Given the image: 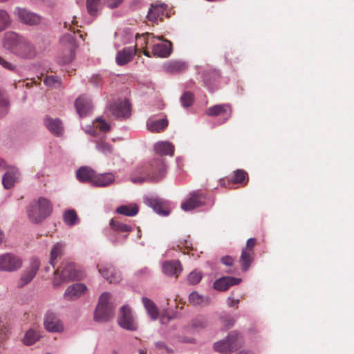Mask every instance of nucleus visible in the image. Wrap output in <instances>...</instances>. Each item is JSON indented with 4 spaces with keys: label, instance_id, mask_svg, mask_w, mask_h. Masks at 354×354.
<instances>
[{
    "label": "nucleus",
    "instance_id": "f257e3e1",
    "mask_svg": "<svg viewBox=\"0 0 354 354\" xmlns=\"http://www.w3.org/2000/svg\"><path fill=\"white\" fill-rule=\"evenodd\" d=\"M140 176L133 177L134 183H142L145 181L158 182L162 180L166 174V165L162 158L152 160L149 164L138 169Z\"/></svg>",
    "mask_w": 354,
    "mask_h": 354
},
{
    "label": "nucleus",
    "instance_id": "f03ea898",
    "mask_svg": "<svg viewBox=\"0 0 354 354\" xmlns=\"http://www.w3.org/2000/svg\"><path fill=\"white\" fill-rule=\"evenodd\" d=\"M53 207L50 201L43 197L30 203L27 207L28 220L32 223H39L52 212Z\"/></svg>",
    "mask_w": 354,
    "mask_h": 354
},
{
    "label": "nucleus",
    "instance_id": "7ed1b4c3",
    "mask_svg": "<svg viewBox=\"0 0 354 354\" xmlns=\"http://www.w3.org/2000/svg\"><path fill=\"white\" fill-rule=\"evenodd\" d=\"M137 42L142 41L145 46H152V53L156 57H166L171 51V43L169 41L155 43L152 33L146 32L142 36L136 35Z\"/></svg>",
    "mask_w": 354,
    "mask_h": 354
},
{
    "label": "nucleus",
    "instance_id": "20e7f679",
    "mask_svg": "<svg viewBox=\"0 0 354 354\" xmlns=\"http://www.w3.org/2000/svg\"><path fill=\"white\" fill-rule=\"evenodd\" d=\"M114 306L111 302V295L103 292L99 298L96 307L94 319L98 322H106L113 317Z\"/></svg>",
    "mask_w": 354,
    "mask_h": 354
},
{
    "label": "nucleus",
    "instance_id": "39448f33",
    "mask_svg": "<svg viewBox=\"0 0 354 354\" xmlns=\"http://www.w3.org/2000/svg\"><path fill=\"white\" fill-rule=\"evenodd\" d=\"M81 277V274L75 269L73 263L63 264L55 272L53 285L58 286L65 281L80 280Z\"/></svg>",
    "mask_w": 354,
    "mask_h": 354
},
{
    "label": "nucleus",
    "instance_id": "423d86ee",
    "mask_svg": "<svg viewBox=\"0 0 354 354\" xmlns=\"http://www.w3.org/2000/svg\"><path fill=\"white\" fill-rule=\"evenodd\" d=\"M75 31L65 34L60 39L61 45L64 47V55L59 58V62L66 64L72 62L75 57L76 43Z\"/></svg>",
    "mask_w": 354,
    "mask_h": 354
},
{
    "label": "nucleus",
    "instance_id": "0eeeda50",
    "mask_svg": "<svg viewBox=\"0 0 354 354\" xmlns=\"http://www.w3.org/2000/svg\"><path fill=\"white\" fill-rule=\"evenodd\" d=\"M13 13L20 23L29 26H37L42 20L40 15L24 8L17 7Z\"/></svg>",
    "mask_w": 354,
    "mask_h": 354
},
{
    "label": "nucleus",
    "instance_id": "6e6552de",
    "mask_svg": "<svg viewBox=\"0 0 354 354\" xmlns=\"http://www.w3.org/2000/svg\"><path fill=\"white\" fill-rule=\"evenodd\" d=\"M118 322L120 326L125 330L134 331L138 328L137 322L128 306H123L120 308Z\"/></svg>",
    "mask_w": 354,
    "mask_h": 354
},
{
    "label": "nucleus",
    "instance_id": "1a4fd4ad",
    "mask_svg": "<svg viewBox=\"0 0 354 354\" xmlns=\"http://www.w3.org/2000/svg\"><path fill=\"white\" fill-rule=\"evenodd\" d=\"M40 267V261L37 258L33 257L30 260L28 266L23 271L18 281V286L24 287L28 284L35 277Z\"/></svg>",
    "mask_w": 354,
    "mask_h": 354
},
{
    "label": "nucleus",
    "instance_id": "9d476101",
    "mask_svg": "<svg viewBox=\"0 0 354 354\" xmlns=\"http://www.w3.org/2000/svg\"><path fill=\"white\" fill-rule=\"evenodd\" d=\"M239 336L237 332L232 331L228 336L221 341L214 344V349L218 352H232L237 348Z\"/></svg>",
    "mask_w": 354,
    "mask_h": 354
},
{
    "label": "nucleus",
    "instance_id": "9b49d317",
    "mask_svg": "<svg viewBox=\"0 0 354 354\" xmlns=\"http://www.w3.org/2000/svg\"><path fill=\"white\" fill-rule=\"evenodd\" d=\"M22 266V260L17 255L8 253L0 256V270L15 271Z\"/></svg>",
    "mask_w": 354,
    "mask_h": 354
},
{
    "label": "nucleus",
    "instance_id": "f8f14e48",
    "mask_svg": "<svg viewBox=\"0 0 354 354\" xmlns=\"http://www.w3.org/2000/svg\"><path fill=\"white\" fill-rule=\"evenodd\" d=\"M24 39V36L15 32H6L3 38V46L14 55Z\"/></svg>",
    "mask_w": 354,
    "mask_h": 354
},
{
    "label": "nucleus",
    "instance_id": "ddd939ff",
    "mask_svg": "<svg viewBox=\"0 0 354 354\" xmlns=\"http://www.w3.org/2000/svg\"><path fill=\"white\" fill-rule=\"evenodd\" d=\"M167 8V6L160 1L151 3L147 16L148 20L153 23L162 21L166 15Z\"/></svg>",
    "mask_w": 354,
    "mask_h": 354
},
{
    "label": "nucleus",
    "instance_id": "4468645a",
    "mask_svg": "<svg viewBox=\"0 0 354 354\" xmlns=\"http://www.w3.org/2000/svg\"><path fill=\"white\" fill-rule=\"evenodd\" d=\"M109 111L116 118L129 117L130 104L128 100H118L110 105Z\"/></svg>",
    "mask_w": 354,
    "mask_h": 354
},
{
    "label": "nucleus",
    "instance_id": "2eb2a0df",
    "mask_svg": "<svg viewBox=\"0 0 354 354\" xmlns=\"http://www.w3.org/2000/svg\"><path fill=\"white\" fill-rule=\"evenodd\" d=\"M205 200V196L204 194L194 192L190 194V196L187 200L182 203L181 208L186 212L193 210L203 205Z\"/></svg>",
    "mask_w": 354,
    "mask_h": 354
},
{
    "label": "nucleus",
    "instance_id": "dca6fc26",
    "mask_svg": "<svg viewBox=\"0 0 354 354\" xmlns=\"http://www.w3.org/2000/svg\"><path fill=\"white\" fill-rule=\"evenodd\" d=\"M14 55L24 59H32L36 55V51L33 45L24 37Z\"/></svg>",
    "mask_w": 354,
    "mask_h": 354
},
{
    "label": "nucleus",
    "instance_id": "f3484780",
    "mask_svg": "<svg viewBox=\"0 0 354 354\" xmlns=\"http://www.w3.org/2000/svg\"><path fill=\"white\" fill-rule=\"evenodd\" d=\"M44 326L50 332L59 333L64 329L59 318L53 313H48L44 319Z\"/></svg>",
    "mask_w": 354,
    "mask_h": 354
},
{
    "label": "nucleus",
    "instance_id": "a211bd4d",
    "mask_svg": "<svg viewBox=\"0 0 354 354\" xmlns=\"http://www.w3.org/2000/svg\"><path fill=\"white\" fill-rule=\"evenodd\" d=\"M44 123L48 130L54 136H60L63 134V124L59 118H53L46 115L44 118Z\"/></svg>",
    "mask_w": 354,
    "mask_h": 354
},
{
    "label": "nucleus",
    "instance_id": "6ab92c4d",
    "mask_svg": "<svg viewBox=\"0 0 354 354\" xmlns=\"http://www.w3.org/2000/svg\"><path fill=\"white\" fill-rule=\"evenodd\" d=\"M206 114L209 116L223 115L226 120L231 117L232 107L228 104H217L208 108Z\"/></svg>",
    "mask_w": 354,
    "mask_h": 354
},
{
    "label": "nucleus",
    "instance_id": "aec40b11",
    "mask_svg": "<svg viewBox=\"0 0 354 354\" xmlns=\"http://www.w3.org/2000/svg\"><path fill=\"white\" fill-rule=\"evenodd\" d=\"M19 171L17 168L10 166L4 174L2 184L4 188L8 189L12 187L19 177Z\"/></svg>",
    "mask_w": 354,
    "mask_h": 354
},
{
    "label": "nucleus",
    "instance_id": "412c9836",
    "mask_svg": "<svg viewBox=\"0 0 354 354\" xmlns=\"http://www.w3.org/2000/svg\"><path fill=\"white\" fill-rule=\"evenodd\" d=\"M99 272L110 283H117L121 280L120 274L111 266L104 267L97 266Z\"/></svg>",
    "mask_w": 354,
    "mask_h": 354
},
{
    "label": "nucleus",
    "instance_id": "4be33fe9",
    "mask_svg": "<svg viewBox=\"0 0 354 354\" xmlns=\"http://www.w3.org/2000/svg\"><path fill=\"white\" fill-rule=\"evenodd\" d=\"M75 106L80 117L86 116L92 109L91 100L84 95L80 96L75 100Z\"/></svg>",
    "mask_w": 354,
    "mask_h": 354
},
{
    "label": "nucleus",
    "instance_id": "5701e85b",
    "mask_svg": "<svg viewBox=\"0 0 354 354\" xmlns=\"http://www.w3.org/2000/svg\"><path fill=\"white\" fill-rule=\"evenodd\" d=\"M87 290V287L83 283H75L69 286L65 292L64 297L66 299H74L82 295H84Z\"/></svg>",
    "mask_w": 354,
    "mask_h": 354
},
{
    "label": "nucleus",
    "instance_id": "b1692460",
    "mask_svg": "<svg viewBox=\"0 0 354 354\" xmlns=\"http://www.w3.org/2000/svg\"><path fill=\"white\" fill-rule=\"evenodd\" d=\"M241 279L233 277H223L215 281L214 288L220 291H225L230 286L240 283Z\"/></svg>",
    "mask_w": 354,
    "mask_h": 354
},
{
    "label": "nucleus",
    "instance_id": "393cba45",
    "mask_svg": "<svg viewBox=\"0 0 354 354\" xmlns=\"http://www.w3.org/2000/svg\"><path fill=\"white\" fill-rule=\"evenodd\" d=\"M182 271V266L178 260L165 261L162 263V272L168 276L178 277Z\"/></svg>",
    "mask_w": 354,
    "mask_h": 354
},
{
    "label": "nucleus",
    "instance_id": "a878e982",
    "mask_svg": "<svg viewBox=\"0 0 354 354\" xmlns=\"http://www.w3.org/2000/svg\"><path fill=\"white\" fill-rule=\"evenodd\" d=\"M148 204L160 215L167 216L169 214L167 203L162 199L151 198L148 199Z\"/></svg>",
    "mask_w": 354,
    "mask_h": 354
},
{
    "label": "nucleus",
    "instance_id": "bb28decb",
    "mask_svg": "<svg viewBox=\"0 0 354 354\" xmlns=\"http://www.w3.org/2000/svg\"><path fill=\"white\" fill-rule=\"evenodd\" d=\"M136 46L137 44L135 46L134 48H125L123 50L118 51L116 56L117 64L120 66H123L129 62L136 54Z\"/></svg>",
    "mask_w": 354,
    "mask_h": 354
},
{
    "label": "nucleus",
    "instance_id": "cd10ccee",
    "mask_svg": "<svg viewBox=\"0 0 354 354\" xmlns=\"http://www.w3.org/2000/svg\"><path fill=\"white\" fill-rule=\"evenodd\" d=\"M76 176L80 181L86 183L90 181L93 182L95 174L92 169L88 167H82L77 171Z\"/></svg>",
    "mask_w": 354,
    "mask_h": 354
},
{
    "label": "nucleus",
    "instance_id": "c85d7f7f",
    "mask_svg": "<svg viewBox=\"0 0 354 354\" xmlns=\"http://www.w3.org/2000/svg\"><path fill=\"white\" fill-rule=\"evenodd\" d=\"M154 150L160 156H172L174 152V146L169 142H159L154 145Z\"/></svg>",
    "mask_w": 354,
    "mask_h": 354
},
{
    "label": "nucleus",
    "instance_id": "c756f323",
    "mask_svg": "<svg viewBox=\"0 0 354 354\" xmlns=\"http://www.w3.org/2000/svg\"><path fill=\"white\" fill-rule=\"evenodd\" d=\"M254 252H247L245 250H242L240 259L239 263L241 267V270L243 272L247 271L250 265L254 261Z\"/></svg>",
    "mask_w": 354,
    "mask_h": 354
},
{
    "label": "nucleus",
    "instance_id": "7c9ffc66",
    "mask_svg": "<svg viewBox=\"0 0 354 354\" xmlns=\"http://www.w3.org/2000/svg\"><path fill=\"white\" fill-rule=\"evenodd\" d=\"M187 68V64L183 61L174 60L169 62L166 66V70L171 73H180Z\"/></svg>",
    "mask_w": 354,
    "mask_h": 354
},
{
    "label": "nucleus",
    "instance_id": "2f4dec72",
    "mask_svg": "<svg viewBox=\"0 0 354 354\" xmlns=\"http://www.w3.org/2000/svg\"><path fill=\"white\" fill-rule=\"evenodd\" d=\"M142 304L152 320H156L159 316V311L156 304L150 299L143 297Z\"/></svg>",
    "mask_w": 354,
    "mask_h": 354
},
{
    "label": "nucleus",
    "instance_id": "473e14b6",
    "mask_svg": "<svg viewBox=\"0 0 354 354\" xmlns=\"http://www.w3.org/2000/svg\"><path fill=\"white\" fill-rule=\"evenodd\" d=\"M65 245L62 243H57L55 244L50 252V264L55 267V261L57 258H60L64 252Z\"/></svg>",
    "mask_w": 354,
    "mask_h": 354
},
{
    "label": "nucleus",
    "instance_id": "72a5a7b5",
    "mask_svg": "<svg viewBox=\"0 0 354 354\" xmlns=\"http://www.w3.org/2000/svg\"><path fill=\"white\" fill-rule=\"evenodd\" d=\"M168 125V121L166 119H161L156 121H148L147 129L151 132H160L163 131Z\"/></svg>",
    "mask_w": 354,
    "mask_h": 354
},
{
    "label": "nucleus",
    "instance_id": "f704fd0d",
    "mask_svg": "<svg viewBox=\"0 0 354 354\" xmlns=\"http://www.w3.org/2000/svg\"><path fill=\"white\" fill-rule=\"evenodd\" d=\"M113 180L114 176L111 173H107L95 176L93 183L97 186L105 187L109 185Z\"/></svg>",
    "mask_w": 354,
    "mask_h": 354
},
{
    "label": "nucleus",
    "instance_id": "c9c22d12",
    "mask_svg": "<svg viewBox=\"0 0 354 354\" xmlns=\"http://www.w3.org/2000/svg\"><path fill=\"white\" fill-rule=\"evenodd\" d=\"M189 302L194 306H205L209 304V298L201 295L197 292H192L189 297Z\"/></svg>",
    "mask_w": 354,
    "mask_h": 354
},
{
    "label": "nucleus",
    "instance_id": "e433bc0d",
    "mask_svg": "<svg viewBox=\"0 0 354 354\" xmlns=\"http://www.w3.org/2000/svg\"><path fill=\"white\" fill-rule=\"evenodd\" d=\"M138 206L136 204L121 205L116 209V212L127 216H134L138 213Z\"/></svg>",
    "mask_w": 354,
    "mask_h": 354
},
{
    "label": "nucleus",
    "instance_id": "4c0bfd02",
    "mask_svg": "<svg viewBox=\"0 0 354 354\" xmlns=\"http://www.w3.org/2000/svg\"><path fill=\"white\" fill-rule=\"evenodd\" d=\"M111 229L118 232H129L132 230V227L129 225L123 223L115 218L110 221Z\"/></svg>",
    "mask_w": 354,
    "mask_h": 354
},
{
    "label": "nucleus",
    "instance_id": "58836bf2",
    "mask_svg": "<svg viewBox=\"0 0 354 354\" xmlns=\"http://www.w3.org/2000/svg\"><path fill=\"white\" fill-rule=\"evenodd\" d=\"M230 181L234 184H244L248 181V174L242 169H237L234 172V175Z\"/></svg>",
    "mask_w": 354,
    "mask_h": 354
},
{
    "label": "nucleus",
    "instance_id": "ea45409f",
    "mask_svg": "<svg viewBox=\"0 0 354 354\" xmlns=\"http://www.w3.org/2000/svg\"><path fill=\"white\" fill-rule=\"evenodd\" d=\"M220 77L218 71L216 69H208L203 73V80L207 85L212 84Z\"/></svg>",
    "mask_w": 354,
    "mask_h": 354
},
{
    "label": "nucleus",
    "instance_id": "a19ab883",
    "mask_svg": "<svg viewBox=\"0 0 354 354\" xmlns=\"http://www.w3.org/2000/svg\"><path fill=\"white\" fill-rule=\"evenodd\" d=\"M39 338V335L37 332L33 329L28 330L23 339L24 344L30 346L33 344Z\"/></svg>",
    "mask_w": 354,
    "mask_h": 354
},
{
    "label": "nucleus",
    "instance_id": "79ce46f5",
    "mask_svg": "<svg viewBox=\"0 0 354 354\" xmlns=\"http://www.w3.org/2000/svg\"><path fill=\"white\" fill-rule=\"evenodd\" d=\"M63 220L66 225L70 226L74 225L77 220V215L74 209H69L64 212Z\"/></svg>",
    "mask_w": 354,
    "mask_h": 354
},
{
    "label": "nucleus",
    "instance_id": "37998d69",
    "mask_svg": "<svg viewBox=\"0 0 354 354\" xmlns=\"http://www.w3.org/2000/svg\"><path fill=\"white\" fill-rule=\"evenodd\" d=\"M11 24V18L5 10H0V32L6 29Z\"/></svg>",
    "mask_w": 354,
    "mask_h": 354
},
{
    "label": "nucleus",
    "instance_id": "c03bdc74",
    "mask_svg": "<svg viewBox=\"0 0 354 354\" xmlns=\"http://www.w3.org/2000/svg\"><path fill=\"white\" fill-rule=\"evenodd\" d=\"M100 7V0H86V9L89 15H97Z\"/></svg>",
    "mask_w": 354,
    "mask_h": 354
},
{
    "label": "nucleus",
    "instance_id": "a18cd8bd",
    "mask_svg": "<svg viewBox=\"0 0 354 354\" xmlns=\"http://www.w3.org/2000/svg\"><path fill=\"white\" fill-rule=\"evenodd\" d=\"M44 82L46 86L55 88H58L61 85L60 79L55 75H47L44 78Z\"/></svg>",
    "mask_w": 354,
    "mask_h": 354
},
{
    "label": "nucleus",
    "instance_id": "49530a36",
    "mask_svg": "<svg viewBox=\"0 0 354 354\" xmlns=\"http://www.w3.org/2000/svg\"><path fill=\"white\" fill-rule=\"evenodd\" d=\"M180 102L184 107H189L194 102V95L191 92H185L180 97Z\"/></svg>",
    "mask_w": 354,
    "mask_h": 354
},
{
    "label": "nucleus",
    "instance_id": "de8ad7c7",
    "mask_svg": "<svg viewBox=\"0 0 354 354\" xmlns=\"http://www.w3.org/2000/svg\"><path fill=\"white\" fill-rule=\"evenodd\" d=\"M202 279V273L198 270L192 271L187 277V281L189 283L195 285L198 283Z\"/></svg>",
    "mask_w": 354,
    "mask_h": 354
},
{
    "label": "nucleus",
    "instance_id": "09e8293b",
    "mask_svg": "<svg viewBox=\"0 0 354 354\" xmlns=\"http://www.w3.org/2000/svg\"><path fill=\"white\" fill-rule=\"evenodd\" d=\"M222 327L225 329H229L234 324L235 319L231 316H225L221 317Z\"/></svg>",
    "mask_w": 354,
    "mask_h": 354
},
{
    "label": "nucleus",
    "instance_id": "8fccbe9b",
    "mask_svg": "<svg viewBox=\"0 0 354 354\" xmlns=\"http://www.w3.org/2000/svg\"><path fill=\"white\" fill-rule=\"evenodd\" d=\"M97 149L105 155H109L113 153V149L112 147L106 142H100L97 145Z\"/></svg>",
    "mask_w": 354,
    "mask_h": 354
},
{
    "label": "nucleus",
    "instance_id": "3c124183",
    "mask_svg": "<svg viewBox=\"0 0 354 354\" xmlns=\"http://www.w3.org/2000/svg\"><path fill=\"white\" fill-rule=\"evenodd\" d=\"M207 324V320L203 317H197L193 320L192 325L195 328H205Z\"/></svg>",
    "mask_w": 354,
    "mask_h": 354
},
{
    "label": "nucleus",
    "instance_id": "603ef678",
    "mask_svg": "<svg viewBox=\"0 0 354 354\" xmlns=\"http://www.w3.org/2000/svg\"><path fill=\"white\" fill-rule=\"evenodd\" d=\"M97 127L102 131H108L110 129V125L103 119L99 118L96 120Z\"/></svg>",
    "mask_w": 354,
    "mask_h": 354
},
{
    "label": "nucleus",
    "instance_id": "864d4df0",
    "mask_svg": "<svg viewBox=\"0 0 354 354\" xmlns=\"http://www.w3.org/2000/svg\"><path fill=\"white\" fill-rule=\"evenodd\" d=\"M0 65L2 66L4 68L14 71L16 69L15 65L12 64L11 62H8L5 59H3L2 57L0 56Z\"/></svg>",
    "mask_w": 354,
    "mask_h": 354
},
{
    "label": "nucleus",
    "instance_id": "5fc2aeb1",
    "mask_svg": "<svg viewBox=\"0 0 354 354\" xmlns=\"http://www.w3.org/2000/svg\"><path fill=\"white\" fill-rule=\"evenodd\" d=\"M8 102L6 100L0 99V117L5 115L8 112Z\"/></svg>",
    "mask_w": 354,
    "mask_h": 354
},
{
    "label": "nucleus",
    "instance_id": "6e6d98bb",
    "mask_svg": "<svg viewBox=\"0 0 354 354\" xmlns=\"http://www.w3.org/2000/svg\"><path fill=\"white\" fill-rule=\"evenodd\" d=\"M257 243L256 239L254 238H250L247 241L245 248L243 249V250L247 252H253V248H254Z\"/></svg>",
    "mask_w": 354,
    "mask_h": 354
},
{
    "label": "nucleus",
    "instance_id": "4d7b16f0",
    "mask_svg": "<svg viewBox=\"0 0 354 354\" xmlns=\"http://www.w3.org/2000/svg\"><path fill=\"white\" fill-rule=\"evenodd\" d=\"M239 299H234L232 297H228L227 299V304L228 306L231 308H235L236 309L239 308Z\"/></svg>",
    "mask_w": 354,
    "mask_h": 354
},
{
    "label": "nucleus",
    "instance_id": "13d9d810",
    "mask_svg": "<svg viewBox=\"0 0 354 354\" xmlns=\"http://www.w3.org/2000/svg\"><path fill=\"white\" fill-rule=\"evenodd\" d=\"M122 0H106V4L109 8H113L118 7Z\"/></svg>",
    "mask_w": 354,
    "mask_h": 354
},
{
    "label": "nucleus",
    "instance_id": "bf43d9fd",
    "mask_svg": "<svg viewBox=\"0 0 354 354\" xmlns=\"http://www.w3.org/2000/svg\"><path fill=\"white\" fill-rule=\"evenodd\" d=\"M221 262L226 266H231L234 263V259L230 256H225L221 259Z\"/></svg>",
    "mask_w": 354,
    "mask_h": 354
},
{
    "label": "nucleus",
    "instance_id": "052dcab7",
    "mask_svg": "<svg viewBox=\"0 0 354 354\" xmlns=\"http://www.w3.org/2000/svg\"><path fill=\"white\" fill-rule=\"evenodd\" d=\"M156 348L159 349V350H162V349H164L165 350L167 353H170L171 351L167 346V345L165 344V342H158L156 343Z\"/></svg>",
    "mask_w": 354,
    "mask_h": 354
},
{
    "label": "nucleus",
    "instance_id": "680f3d73",
    "mask_svg": "<svg viewBox=\"0 0 354 354\" xmlns=\"http://www.w3.org/2000/svg\"><path fill=\"white\" fill-rule=\"evenodd\" d=\"M100 81L101 77L98 75L93 76L92 78L91 79V82L95 84V85H98Z\"/></svg>",
    "mask_w": 354,
    "mask_h": 354
},
{
    "label": "nucleus",
    "instance_id": "e2e57ef3",
    "mask_svg": "<svg viewBox=\"0 0 354 354\" xmlns=\"http://www.w3.org/2000/svg\"><path fill=\"white\" fill-rule=\"evenodd\" d=\"M10 166H8L6 165V162L0 158V171L4 170V169H8Z\"/></svg>",
    "mask_w": 354,
    "mask_h": 354
},
{
    "label": "nucleus",
    "instance_id": "0e129e2a",
    "mask_svg": "<svg viewBox=\"0 0 354 354\" xmlns=\"http://www.w3.org/2000/svg\"><path fill=\"white\" fill-rule=\"evenodd\" d=\"M139 43L140 44V46H141V48L144 49V50H143V54H144L145 56L150 57H151V55H150V53H149V51H148L147 50L145 49V48L146 47V46H145V44H144L142 41H139V42H138V44H139Z\"/></svg>",
    "mask_w": 354,
    "mask_h": 354
},
{
    "label": "nucleus",
    "instance_id": "69168bd1",
    "mask_svg": "<svg viewBox=\"0 0 354 354\" xmlns=\"http://www.w3.org/2000/svg\"><path fill=\"white\" fill-rule=\"evenodd\" d=\"M68 26L69 27L68 28L71 30V24L68 23V22H64V27L66 28H68Z\"/></svg>",
    "mask_w": 354,
    "mask_h": 354
},
{
    "label": "nucleus",
    "instance_id": "338daca9",
    "mask_svg": "<svg viewBox=\"0 0 354 354\" xmlns=\"http://www.w3.org/2000/svg\"><path fill=\"white\" fill-rule=\"evenodd\" d=\"M3 237L4 236L3 232L0 230V243H2Z\"/></svg>",
    "mask_w": 354,
    "mask_h": 354
},
{
    "label": "nucleus",
    "instance_id": "774afa93",
    "mask_svg": "<svg viewBox=\"0 0 354 354\" xmlns=\"http://www.w3.org/2000/svg\"><path fill=\"white\" fill-rule=\"evenodd\" d=\"M139 354H147V351L145 350L140 349L139 351Z\"/></svg>",
    "mask_w": 354,
    "mask_h": 354
}]
</instances>
